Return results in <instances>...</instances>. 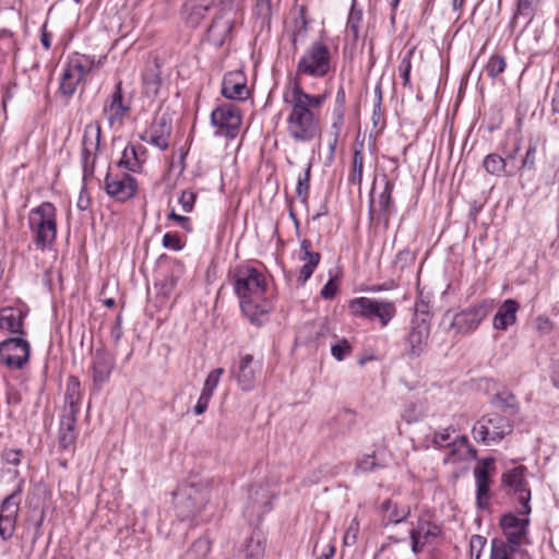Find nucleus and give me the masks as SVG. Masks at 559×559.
<instances>
[{"mask_svg": "<svg viewBox=\"0 0 559 559\" xmlns=\"http://www.w3.org/2000/svg\"><path fill=\"white\" fill-rule=\"evenodd\" d=\"M329 94H309L297 82L286 85L283 103L287 110L286 131L298 143L311 142L321 131V109Z\"/></svg>", "mask_w": 559, "mask_h": 559, "instance_id": "f257e3e1", "label": "nucleus"}, {"mask_svg": "<svg viewBox=\"0 0 559 559\" xmlns=\"http://www.w3.org/2000/svg\"><path fill=\"white\" fill-rule=\"evenodd\" d=\"M234 290L239 298L242 313L251 324L261 326L269 317L271 304L265 298L266 281L262 272L242 265L234 272Z\"/></svg>", "mask_w": 559, "mask_h": 559, "instance_id": "f03ea898", "label": "nucleus"}, {"mask_svg": "<svg viewBox=\"0 0 559 559\" xmlns=\"http://www.w3.org/2000/svg\"><path fill=\"white\" fill-rule=\"evenodd\" d=\"M333 70L332 53L330 48L322 41L312 43L299 58L294 78L287 85L296 82L302 85V76L321 79Z\"/></svg>", "mask_w": 559, "mask_h": 559, "instance_id": "7ed1b4c3", "label": "nucleus"}, {"mask_svg": "<svg viewBox=\"0 0 559 559\" xmlns=\"http://www.w3.org/2000/svg\"><path fill=\"white\" fill-rule=\"evenodd\" d=\"M209 499L210 483L207 480L180 485L174 492V507L178 519L185 521L199 514Z\"/></svg>", "mask_w": 559, "mask_h": 559, "instance_id": "20e7f679", "label": "nucleus"}, {"mask_svg": "<svg viewBox=\"0 0 559 559\" xmlns=\"http://www.w3.org/2000/svg\"><path fill=\"white\" fill-rule=\"evenodd\" d=\"M28 227L34 236L37 249L49 248L57 236L56 207L50 202H44L28 213Z\"/></svg>", "mask_w": 559, "mask_h": 559, "instance_id": "39448f33", "label": "nucleus"}, {"mask_svg": "<svg viewBox=\"0 0 559 559\" xmlns=\"http://www.w3.org/2000/svg\"><path fill=\"white\" fill-rule=\"evenodd\" d=\"M442 534L435 515L427 509L421 510L416 521L411 523L409 539L413 554H420L425 547L432 545Z\"/></svg>", "mask_w": 559, "mask_h": 559, "instance_id": "423d86ee", "label": "nucleus"}, {"mask_svg": "<svg viewBox=\"0 0 559 559\" xmlns=\"http://www.w3.org/2000/svg\"><path fill=\"white\" fill-rule=\"evenodd\" d=\"M513 430L510 419L499 413L484 415L472 429L474 439L486 445L501 441Z\"/></svg>", "mask_w": 559, "mask_h": 559, "instance_id": "0eeeda50", "label": "nucleus"}, {"mask_svg": "<svg viewBox=\"0 0 559 559\" xmlns=\"http://www.w3.org/2000/svg\"><path fill=\"white\" fill-rule=\"evenodd\" d=\"M99 64L100 60L96 61L93 57L86 55H75L70 58L61 75L60 92L62 95L72 96L79 84Z\"/></svg>", "mask_w": 559, "mask_h": 559, "instance_id": "6e6552de", "label": "nucleus"}, {"mask_svg": "<svg viewBox=\"0 0 559 559\" xmlns=\"http://www.w3.org/2000/svg\"><path fill=\"white\" fill-rule=\"evenodd\" d=\"M493 308L492 299H484L455 313L449 323V328L454 329L456 334H471L478 329L483 320L491 313Z\"/></svg>", "mask_w": 559, "mask_h": 559, "instance_id": "1a4fd4ad", "label": "nucleus"}, {"mask_svg": "<svg viewBox=\"0 0 559 559\" xmlns=\"http://www.w3.org/2000/svg\"><path fill=\"white\" fill-rule=\"evenodd\" d=\"M527 468L523 465L506 471L501 475V485L509 495H513L522 507V514L531 512V488L527 480Z\"/></svg>", "mask_w": 559, "mask_h": 559, "instance_id": "9d476101", "label": "nucleus"}, {"mask_svg": "<svg viewBox=\"0 0 559 559\" xmlns=\"http://www.w3.org/2000/svg\"><path fill=\"white\" fill-rule=\"evenodd\" d=\"M349 309L355 316H360L369 320L378 318L382 326H385L396 313L394 302L368 297L353 299L349 304Z\"/></svg>", "mask_w": 559, "mask_h": 559, "instance_id": "9b49d317", "label": "nucleus"}, {"mask_svg": "<svg viewBox=\"0 0 559 559\" xmlns=\"http://www.w3.org/2000/svg\"><path fill=\"white\" fill-rule=\"evenodd\" d=\"M274 492L264 485L252 486L249 490L248 503L243 514L252 525L260 523L263 515L271 511Z\"/></svg>", "mask_w": 559, "mask_h": 559, "instance_id": "f8f14e48", "label": "nucleus"}, {"mask_svg": "<svg viewBox=\"0 0 559 559\" xmlns=\"http://www.w3.org/2000/svg\"><path fill=\"white\" fill-rule=\"evenodd\" d=\"M430 335V320L427 313L415 316L406 337V355L411 358L419 357L427 348Z\"/></svg>", "mask_w": 559, "mask_h": 559, "instance_id": "ddd939ff", "label": "nucleus"}, {"mask_svg": "<svg viewBox=\"0 0 559 559\" xmlns=\"http://www.w3.org/2000/svg\"><path fill=\"white\" fill-rule=\"evenodd\" d=\"M22 488H17L7 496L0 506V538L3 542L12 538L15 528L16 520L20 511Z\"/></svg>", "mask_w": 559, "mask_h": 559, "instance_id": "4468645a", "label": "nucleus"}, {"mask_svg": "<svg viewBox=\"0 0 559 559\" xmlns=\"http://www.w3.org/2000/svg\"><path fill=\"white\" fill-rule=\"evenodd\" d=\"M29 343L22 337H10L0 343V361L12 369H22L28 361Z\"/></svg>", "mask_w": 559, "mask_h": 559, "instance_id": "2eb2a0df", "label": "nucleus"}, {"mask_svg": "<svg viewBox=\"0 0 559 559\" xmlns=\"http://www.w3.org/2000/svg\"><path fill=\"white\" fill-rule=\"evenodd\" d=\"M211 123L233 139L241 126L240 110L233 104L221 105L212 111Z\"/></svg>", "mask_w": 559, "mask_h": 559, "instance_id": "dca6fc26", "label": "nucleus"}, {"mask_svg": "<svg viewBox=\"0 0 559 559\" xmlns=\"http://www.w3.org/2000/svg\"><path fill=\"white\" fill-rule=\"evenodd\" d=\"M261 369L262 362L254 360L252 355L246 354L240 357L239 362L231 368L230 372L242 391H251Z\"/></svg>", "mask_w": 559, "mask_h": 559, "instance_id": "f3484780", "label": "nucleus"}, {"mask_svg": "<svg viewBox=\"0 0 559 559\" xmlns=\"http://www.w3.org/2000/svg\"><path fill=\"white\" fill-rule=\"evenodd\" d=\"M115 366V356L104 347L92 353V379L97 390H100L109 380Z\"/></svg>", "mask_w": 559, "mask_h": 559, "instance_id": "a211bd4d", "label": "nucleus"}, {"mask_svg": "<svg viewBox=\"0 0 559 559\" xmlns=\"http://www.w3.org/2000/svg\"><path fill=\"white\" fill-rule=\"evenodd\" d=\"M171 131L173 127L170 118L166 115H162L151 123L150 128L140 136V139L162 151H165L169 145Z\"/></svg>", "mask_w": 559, "mask_h": 559, "instance_id": "6ab92c4d", "label": "nucleus"}, {"mask_svg": "<svg viewBox=\"0 0 559 559\" xmlns=\"http://www.w3.org/2000/svg\"><path fill=\"white\" fill-rule=\"evenodd\" d=\"M495 460L487 457L475 467L474 476L476 480V501L480 509H486L489 506L490 497V468L493 469Z\"/></svg>", "mask_w": 559, "mask_h": 559, "instance_id": "aec40b11", "label": "nucleus"}, {"mask_svg": "<svg viewBox=\"0 0 559 559\" xmlns=\"http://www.w3.org/2000/svg\"><path fill=\"white\" fill-rule=\"evenodd\" d=\"M102 129L98 123H90L84 129L82 141V165L84 173L93 171L96 155L99 151Z\"/></svg>", "mask_w": 559, "mask_h": 559, "instance_id": "412c9836", "label": "nucleus"}, {"mask_svg": "<svg viewBox=\"0 0 559 559\" xmlns=\"http://www.w3.org/2000/svg\"><path fill=\"white\" fill-rule=\"evenodd\" d=\"M130 112V106L124 104L122 96V84L118 82L115 91L106 99L103 114L106 116L110 127L122 124L124 117Z\"/></svg>", "mask_w": 559, "mask_h": 559, "instance_id": "4be33fe9", "label": "nucleus"}, {"mask_svg": "<svg viewBox=\"0 0 559 559\" xmlns=\"http://www.w3.org/2000/svg\"><path fill=\"white\" fill-rule=\"evenodd\" d=\"M105 189L110 197L116 198L119 201H126L134 197L138 183L136 180L128 174H124L121 177H115L108 173L105 178Z\"/></svg>", "mask_w": 559, "mask_h": 559, "instance_id": "5701e85b", "label": "nucleus"}, {"mask_svg": "<svg viewBox=\"0 0 559 559\" xmlns=\"http://www.w3.org/2000/svg\"><path fill=\"white\" fill-rule=\"evenodd\" d=\"M527 524V519L518 518L512 513L504 514L500 520V525L506 537L503 540L512 545V548L518 549L526 538Z\"/></svg>", "mask_w": 559, "mask_h": 559, "instance_id": "b1692460", "label": "nucleus"}, {"mask_svg": "<svg viewBox=\"0 0 559 559\" xmlns=\"http://www.w3.org/2000/svg\"><path fill=\"white\" fill-rule=\"evenodd\" d=\"M265 538L259 532H253L249 537L234 547L233 559H264Z\"/></svg>", "mask_w": 559, "mask_h": 559, "instance_id": "393cba45", "label": "nucleus"}, {"mask_svg": "<svg viewBox=\"0 0 559 559\" xmlns=\"http://www.w3.org/2000/svg\"><path fill=\"white\" fill-rule=\"evenodd\" d=\"M249 90L247 79L241 71H233L225 74L222 82V95L228 99L243 100Z\"/></svg>", "mask_w": 559, "mask_h": 559, "instance_id": "a878e982", "label": "nucleus"}, {"mask_svg": "<svg viewBox=\"0 0 559 559\" xmlns=\"http://www.w3.org/2000/svg\"><path fill=\"white\" fill-rule=\"evenodd\" d=\"M380 511L382 514V522L385 526L390 524L395 525L406 521L409 518L412 513V507L399 499L391 498L381 503Z\"/></svg>", "mask_w": 559, "mask_h": 559, "instance_id": "bb28decb", "label": "nucleus"}, {"mask_svg": "<svg viewBox=\"0 0 559 559\" xmlns=\"http://www.w3.org/2000/svg\"><path fill=\"white\" fill-rule=\"evenodd\" d=\"M299 260L304 261L305 264L299 271L297 282L304 285L313 274L316 267L320 263L321 254L312 250V242L309 239H302L300 241Z\"/></svg>", "mask_w": 559, "mask_h": 559, "instance_id": "cd10ccee", "label": "nucleus"}, {"mask_svg": "<svg viewBox=\"0 0 559 559\" xmlns=\"http://www.w3.org/2000/svg\"><path fill=\"white\" fill-rule=\"evenodd\" d=\"M76 415L62 414L60 418L58 443L63 451H73L76 441Z\"/></svg>", "mask_w": 559, "mask_h": 559, "instance_id": "c85d7f7f", "label": "nucleus"}, {"mask_svg": "<svg viewBox=\"0 0 559 559\" xmlns=\"http://www.w3.org/2000/svg\"><path fill=\"white\" fill-rule=\"evenodd\" d=\"M520 305L514 299H507L499 307L493 317L492 325L496 330L506 331L509 326L516 322V313Z\"/></svg>", "mask_w": 559, "mask_h": 559, "instance_id": "c756f323", "label": "nucleus"}, {"mask_svg": "<svg viewBox=\"0 0 559 559\" xmlns=\"http://www.w3.org/2000/svg\"><path fill=\"white\" fill-rule=\"evenodd\" d=\"M23 311L14 308H4L0 313V330L12 334H24Z\"/></svg>", "mask_w": 559, "mask_h": 559, "instance_id": "7c9ffc66", "label": "nucleus"}, {"mask_svg": "<svg viewBox=\"0 0 559 559\" xmlns=\"http://www.w3.org/2000/svg\"><path fill=\"white\" fill-rule=\"evenodd\" d=\"M233 24L229 20H225L223 16L215 17L207 28V39L214 46L221 47L225 44L229 37Z\"/></svg>", "mask_w": 559, "mask_h": 559, "instance_id": "2f4dec72", "label": "nucleus"}, {"mask_svg": "<svg viewBox=\"0 0 559 559\" xmlns=\"http://www.w3.org/2000/svg\"><path fill=\"white\" fill-rule=\"evenodd\" d=\"M81 384L76 377L71 376L67 382V389L64 394L66 406L62 414H71L78 416L79 405L81 403Z\"/></svg>", "mask_w": 559, "mask_h": 559, "instance_id": "473e14b6", "label": "nucleus"}, {"mask_svg": "<svg viewBox=\"0 0 559 559\" xmlns=\"http://www.w3.org/2000/svg\"><path fill=\"white\" fill-rule=\"evenodd\" d=\"M364 142L356 143L354 147V157H353V166L352 171L348 177V181L352 185L360 186L362 180V171H364Z\"/></svg>", "mask_w": 559, "mask_h": 559, "instance_id": "72a5a7b5", "label": "nucleus"}, {"mask_svg": "<svg viewBox=\"0 0 559 559\" xmlns=\"http://www.w3.org/2000/svg\"><path fill=\"white\" fill-rule=\"evenodd\" d=\"M211 551V542L205 537H200L193 542L190 548L185 552L182 559H206Z\"/></svg>", "mask_w": 559, "mask_h": 559, "instance_id": "f704fd0d", "label": "nucleus"}, {"mask_svg": "<svg viewBox=\"0 0 559 559\" xmlns=\"http://www.w3.org/2000/svg\"><path fill=\"white\" fill-rule=\"evenodd\" d=\"M516 550L503 539L495 538L491 540L490 559H513Z\"/></svg>", "mask_w": 559, "mask_h": 559, "instance_id": "c9c22d12", "label": "nucleus"}, {"mask_svg": "<svg viewBox=\"0 0 559 559\" xmlns=\"http://www.w3.org/2000/svg\"><path fill=\"white\" fill-rule=\"evenodd\" d=\"M539 142V138L530 139L525 155L522 159L521 169L533 170L535 168Z\"/></svg>", "mask_w": 559, "mask_h": 559, "instance_id": "e433bc0d", "label": "nucleus"}, {"mask_svg": "<svg viewBox=\"0 0 559 559\" xmlns=\"http://www.w3.org/2000/svg\"><path fill=\"white\" fill-rule=\"evenodd\" d=\"M392 192H393V183L390 181L385 182L383 191L379 194L378 198V205L380 212L385 216V218H389L393 202H392Z\"/></svg>", "mask_w": 559, "mask_h": 559, "instance_id": "4c0bfd02", "label": "nucleus"}, {"mask_svg": "<svg viewBox=\"0 0 559 559\" xmlns=\"http://www.w3.org/2000/svg\"><path fill=\"white\" fill-rule=\"evenodd\" d=\"M119 166L130 171H138L141 168V162L138 158L134 146L124 148L119 160Z\"/></svg>", "mask_w": 559, "mask_h": 559, "instance_id": "58836bf2", "label": "nucleus"}, {"mask_svg": "<svg viewBox=\"0 0 559 559\" xmlns=\"http://www.w3.org/2000/svg\"><path fill=\"white\" fill-rule=\"evenodd\" d=\"M361 21H362V13L360 10H356L355 0H354L352 9L348 14L346 29H347V33L352 35L353 40H355V41L359 38V29H360Z\"/></svg>", "mask_w": 559, "mask_h": 559, "instance_id": "ea45409f", "label": "nucleus"}, {"mask_svg": "<svg viewBox=\"0 0 559 559\" xmlns=\"http://www.w3.org/2000/svg\"><path fill=\"white\" fill-rule=\"evenodd\" d=\"M483 165L488 174L499 176L504 173L506 159L498 154H489L485 157Z\"/></svg>", "mask_w": 559, "mask_h": 559, "instance_id": "a19ab883", "label": "nucleus"}, {"mask_svg": "<svg viewBox=\"0 0 559 559\" xmlns=\"http://www.w3.org/2000/svg\"><path fill=\"white\" fill-rule=\"evenodd\" d=\"M540 0H518V9L514 19L524 17L530 23Z\"/></svg>", "mask_w": 559, "mask_h": 559, "instance_id": "79ce46f5", "label": "nucleus"}, {"mask_svg": "<svg viewBox=\"0 0 559 559\" xmlns=\"http://www.w3.org/2000/svg\"><path fill=\"white\" fill-rule=\"evenodd\" d=\"M506 67L507 62L502 56L492 55L485 67V72L489 78L496 79L506 70Z\"/></svg>", "mask_w": 559, "mask_h": 559, "instance_id": "37998d69", "label": "nucleus"}, {"mask_svg": "<svg viewBox=\"0 0 559 559\" xmlns=\"http://www.w3.org/2000/svg\"><path fill=\"white\" fill-rule=\"evenodd\" d=\"M253 13L261 21V24H269L272 16L271 0H255Z\"/></svg>", "mask_w": 559, "mask_h": 559, "instance_id": "c03bdc74", "label": "nucleus"}, {"mask_svg": "<svg viewBox=\"0 0 559 559\" xmlns=\"http://www.w3.org/2000/svg\"><path fill=\"white\" fill-rule=\"evenodd\" d=\"M493 403H497L502 407L512 409L514 413L519 408L515 395L508 390H502V391L498 392L497 394H495Z\"/></svg>", "mask_w": 559, "mask_h": 559, "instance_id": "a18cd8bd", "label": "nucleus"}, {"mask_svg": "<svg viewBox=\"0 0 559 559\" xmlns=\"http://www.w3.org/2000/svg\"><path fill=\"white\" fill-rule=\"evenodd\" d=\"M310 173H311V164H308L307 168L302 176H299L296 187V193L298 198H300L301 202H306L309 194L310 187Z\"/></svg>", "mask_w": 559, "mask_h": 559, "instance_id": "49530a36", "label": "nucleus"}, {"mask_svg": "<svg viewBox=\"0 0 559 559\" xmlns=\"http://www.w3.org/2000/svg\"><path fill=\"white\" fill-rule=\"evenodd\" d=\"M223 373H224L223 368H216V369L212 370L205 379L204 386H203L202 391L213 395V392L216 389V386L219 382V378Z\"/></svg>", "mask_w": 559, "mask_h": 559, "instance_id": "de8ad7c7", "label": "nucleus"}, {"mask_svg": "<svg viewBox=\"0 0 559 559\" xmlns=\"http://www.w3.org/2000/svg\"><path fill=\"white\" fill-rule=\"evenodd\" d=\"M195 200L197 194L192 190H183L178 198V203L185 213H190L194 207Z\"/></svg>", "mask_w": 559, "mask_h": 559, "instance_id": "09e8293b", "label": "nucleus"}, {"mask_svg": "<svg viewBox=\"0 0 559 559\" xmlns=\"http://www.w3.org/2000/svg\"><path fill=\"white\" fill-rule=\"evenodd\" d=\"M143 84L147 94H157L160 87V79L154 72L145 73L143 76Z\"/></svg>", "mask_w": 559, "mask_h": 559, "instance_id": "8fccbe9b", "label": "nucleus"}, {"mask_svg": "<svg viewBox=\"0 0 559 559\" xmlns=\"http://www.w3.org/2000/svg\"><path fill=\"white\" fill-rule=\"evenodd\" d=\"M413 53V50H409L407 55L402 59L399 71L401 73V76L403 79V85L407 86L409 85V76H411V69H412V62H411V56Z\"/></svg>", "mask_w": 559, "mask_h": 559, "instance_id": "3c124183", "label": "nucleus"}, {"mask_svg": "<svg viewBox=\"0 0 559 559\" xmlns=\"http://www.w3.org/2000/svg\"><path fill=\"white\" fill-rule=\"evenodd\" d=\"M352 352V346L347 340L334 344L331 348L332 356L337 360H343Z\"/></svg>", "mask_w": 559, "mask_h": 559, "instance_id": "603ef678", "label": "nucleus"}, {"mask_svg": "<svg viewBox=\"0 0 559 559\" xmlns=\"http://www.w3.org/2000/svg\"><path fill=\"white\" fill-rule=\"evenodd\" d=\"M451 432H454V429L451 427L445 428L442 431L436 432L432 439L433 444L440 448L451 445Z\"/></svg>", "mask_w": 559, "mask_h": 559, "instance_id": "864d4df0", "label": "nucleus"}, {"mask_svg": "<svg viewBox=\"0 0 559 559\" xmlns=\"http://www.w3.org/2000/svg\"><path fill=\"white\" fill-rule=\"evenodd\" d=\"M163 247L174 251H179L183 248V243L177 234L166 233L163 237Z\"/></svg>", "mask_w": 559, "mask_h": 559, "instance_id": "5fc2aeb1", "label": "nucleus"}, {"mask_svg": "<svg viewBox=\"0 0 559 559\" xmlns=\"http://www.w3.org/2000/svg\"><path fill=\"white\" fill-rule=\"evenodd\" d=\"M379 465L376 462L374 455H365L362 459H360L356 464V469L368 473L372 472L374 468H377Z\"/></svg>", "mask_w": 559, "mask_h": 559, "instance_id": "6e6d98bb", "label": "nucleus"}, {"mask_svg": "<svg viewBox=\"0 0 559 559\" xmlns=\"http://www.w3.org/2000/svg\"><path fill=\"white\" fill-rule=\"evenodd\" d=\"M345 114L332 112V124L329 135L340 138L342 128L344 126Z\"/></svg>", "mask_w": 559, "mask_h": 559, "instance_id": "4d7b16f0", "label": "nucleus"}, {"mask_svg": "<svg viewBox=\"0 0 559 559\" xmlns=\"http://www.w3.org/2000/svg\"><path fill=\"white\" fill-rule=\"evenodd\" d=\"M358 532H359V525L355 520H353L350 525L348 526V528L345 532V535L343 538L344 545L353 546L357 540Z\"/></svg>", "mask_w": 559, "mask_h": 559, "instance_id": "13d9d810", "label": "nucleus"}, {"mask_svg": "<svg viewBox=\"0 0 559 559\" xmlns=\"http://www.w3.org/2000/svg\"><path fill=\"white\" fill-rule=\"evenodd\" d=\"M414 253L408 249H404L396 254L394 263L399 265L401 269H404L407 265H409L414 261Z\"/></svg>", "mask_w": 559, "mask_h": 559, "instance_id": "bf43d9fd", "label": "nucleus"}, {"mask_svg": "<svg viewBox=\"0 0 559 559\" xmlns=\"http://www.w3.org/2000/svg\"><path fill=\"white\" fill-rule=\"evenodd\" d=\"M167 218L169 221L176 222L181 228H183L186 231H191L192 226L190 218L188 216L179 215L174 210L167 215Z\"/></svg>", "mask_w": 559, "mask_h": 559, "instance_id": "052dcab7", "label": "nucleus"}, {"mask_svg": "<svg viewBox=\"0 0 559 559\" xmlns=\"http://www.w3.org/2000/svg\"><path fill=\"white\" fill-rule=\"evenodd\" d=\"M22 451L9 449L3 452V459L8 464L19 465L21 463Z\"/></svg>", "mask_w": 559, "mask_h": 559, "instance_id": "680f3d73", "label": "nucleus"}, {"mask_svg": "<svg viewBox=\"0 0 559 559\" xmlns=\"http://www.w3.org/2000/svg\"><path fill=\"white\" fill-rule=\"evenodd\" d=\"M211 397H212L211 394L205 393L203 391L201 392V395L194 406V413L197 415H201L207 409Z\"/></svg>", "mask_w": 559, "mask_h": 559, "instance_id": "e2e57ef3", "label": "nucleus"}, {"mask_svg": "<svg viewBox=\"0 0 559 559\" xmlns=\"http://www.w3.org/2000/svg\"><path fill=\"white\" fill-rule=\"evenodd\" d=\"M123 334L122 325H121V318L118 316L114 325L110 330V337L112 340V343L115 346L118 345L119 341L121 340Z\"/></svg>", "mask_w": 559, "mask_h": 559, "instance_id": "0e129e2a", "label": "nucleus"}, {"mask_svg": "<svg viewBox=\"0 0 559 559\" xmlns=\"http://www.w3.org/2000/svg\"><path fill=\"white\" fill-rule=\"evenodd\" d=\"M345 102H346L345 91H344V87L341 86L337 90V93L335 96V106H334L333 112L345 114Z\"/></svg>", "mask_w": 559, "mask_h": 559, "instance_id": "69168bd1", "label": "nucleus"}, {"mask_svg": "<svg viewBox=\"0 0 559 559\" xmlns=\"http://www.w3.org/2000/svg\"><path fill=\"white\" fill-rule=\"evenodd\" d=\"M336 290H337V287L336 285L333 283L332 280H330L324 286L323 288L321 289V296L322 298L324 299H332L335 294H336Z\"/></svg>", "mask_w": 559, "mask_h": 559, "instance_id": "338daca9", "label": "nucleus"}, {"mask_svg": "<svg viewBox=\"0 0 559 559\" xmlns=\"http://www.w3.org/2000/svg\"><path fill=\"white\" fill-rule=\"evenodd\" d=\"M338 139L340 138L329 135V140H328L329 154L326 156L328 164L333 163V160L335 158V152H336V146H337V143H338Z\"/></svg>", "mask_w": 559, "mask_h": 559, "instance_id": "774afa93", "label": "nucleus"}]
</instances>
